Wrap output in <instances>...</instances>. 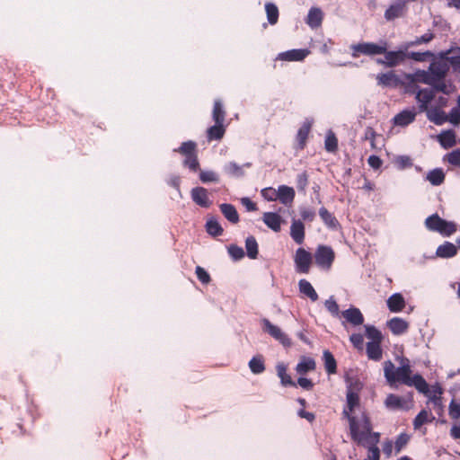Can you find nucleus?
<instances>
[{"mask_svg":"<svg viewBox=\"0 0 460 460\" xmlns=\"http://www.w3.org/2000/svg\"><path fill=\"white\" fill-rule=\"evenodd\" d=\"M342 415L349 421L351 439L358 445H364L367 434L372 430V424L368 414L360 405L358 393L350 388L346 394V405Z\"/></svg>","mask_w":460,"mask_h":460,"instance_id":"1","label":"nucleus"},{"mask_svg":"<svg viewBox=\"0 0 460 460\" xmlns=\"http://www.w3.org/2000/svg\"><path fill=\"white\" fill-rule=\"evenodd\" d=\"M410 360L406 358L400 359V366L394 367L391 360L384 362V374L386 381L392 386L395 383H401L407 386H414L418 391L425 388V379L420 375L411 376Z\"/></svg>","mask_w":460,"mask_h":460,"instance_id":"2","label":"nucleus"},{"mask_svg":"<svg viewBox=\"0 0 460 460\" xmlns=\"http://www.w3.org/2000/svg\"><path fill=\"white\" fill-rule=\"evenodd\" d=\"M409 45L403 43L399 46L395 51H385V58H437V56L430 52H408ZM438 58H460V47L451 49L448 53L441 52Z\"/></svg>","mask_w":460,"mask_h":460,"instance_id":"3","label":"nucleus"},{"mask_svg":"<svg viewBox=\"0 0 460 460\" xmlns=\"http://www.w3.org/2000/svg\"><path fill=\"white\" fill-rule=\"evenodd\" d=\"M421 83L430 85L433 84V77L429 70H416L412 74H403V85L408 93H414L417 89L416 84Z\"/></svg>","mask_w":460,"mask_h":460,"instance_id":"4","label":"nucleus"},{"mask_svg":"<svg viewBox=\"0 0 460 460\" xmlns=\"http://www.w3.org/2000/svg\"><path fill=\"white\" fill-rule=\"evenodd\" d=\"M314 258L320 269L330 270L335 260V252L331 246L321 244L317 246Z\"/></svg>","mask_w":460,"mask_h":460,"instance_id":"5","label":"nucleus"},{"mask_svg":"<svg viewBox=\"0 0 460 460\" xmlns=\"http://www.w3.org/2000/svg\"><path fill=\"white\" fill-rule=\"evenodd\" d=\"M352 55L362 54L365 56L383 55L386 51V43L376 44L373 42H362L351 45Z\"/></svg>","mask_w":460,"mask_h":460,"instance_id":"6","label":"nucleus"},{"mask_svg":"<svg viewBox=\"0 0 460 460\" xmlns=\"http://www.w3.org/2000/svg\"><path fill=\"white\" fill-rule=\"evenodd\" d=\"M313 262V256L311 252L305 248L296 249L294 255L295 269L297 273L307 274L310 271Z\"/></svg>","mask_w":460,"mask_h":460,"instance_id":"7","label":"nucleus"},{"mask_svg":"<svg viewBox=\"0 0 460 460\" xmlns=\"http://www.w3.org/2000/svg\"><path fill=\"white\" fill-rule=\"evenodd\" d=\"M261 323L263 331L279 341L283 346L289 347L291 345L290 339L281 331L279 326L274 325L268 319H262Z\"/></svg>","mask_w":460,"mask_h":460,"instance_id":"8","label":"nucleus"},{"mask_svg":"<svg viewBox=\"0 0 460 460\" xmlns=\"http://www.w3.org/2000/svg\"><path fill=\"white\" fill-rule=\"evenodd\" d=\"M419 392L427 396L429 400L434 404L435 408H438V410L442 409L441 395L443 394V389L439 384L433 385L429 387L428 383L425 381V388L423 391Z\"/></svg>","mask_w":460,"mask_h":460,"instance_id":"9","label":"nucleus"},{"mask_svg":"<svg viewBox=\"0 0 460 460\" xmlns=\"http://www.w3.org/2000/svg\"><path fill=\"white\" fill-rule=\"evenodd\" d=\"M414 93L418 102V109L420 112H424L429 109V104L435 98V91L433 88H423L416 89Z\"/></svg>","mask_w":460,"mask_h":460,"instance_id":"10","label":"nucleus"},{"mask_svg":"<svg viewBox=\"0 0 460 460\" xmlns=\"http://www.w3.org/2000/svg\"><path fill=\"white\" fill-rule=\"evenodd\" d=\"M406 8L405 0L394 1L385 12V19L386 21H394L396 18L402 17Z\"/></svg>","mask_w":460,"mask_h":460,"instance_id":"11","label":"nucleus"},{"mask_svg":"<svg viewBox=\"0 0 460 460\" xmlns=\"http://www.w3.org/2000/svg\"><path fill=\"white\" fill-rule=\"evenodd\" d=\"M192 200L201 208H209L212 200L209 199L208 191L203 187H195L190 191Z\"/></svg>","mask_w":460,"mask_h":460,"instance_id":"12","label":"nucleus"},{"mask_svg":"<svg viewBox=\"0 0 460 460\" xmlns=\"http://www.w3.org/2000/svg\"><path fill=\"white\" fill-rule=\"evenodd\" d=\"M262 221L270 229L276 233L281 230V226L284 223L281 216L275 212L263 213Z\"/></svg>","mask_w":460,"mask_h":460,"instance_id":"13","label":"nucleus"},{"mask_svg":"<svg viewBox=\"0 0 460 460\" xmlns=\"http://www.w3.org/2000/svg\"><path fill=\"white\" fill-rule=\"evenodd\" d=\"M386 326L394 335H402L409 329V323L401 317H394L386 323Z\"/></svg>","mask_w":460,"mask_h":460,"instance_id":"14","label":"nucleus"},{"mask_svg":"<svg viewBox=\"0 0 460 460\" xmlns=\"http://www.w3.org/2000/svg\"><path fill=\"white\" fill-rule=\"evenodd\" d=\"M417 112L415 111V108H411L409 110H403L401 112H399L396 116L394 118V123L396 126L405 127L411 124L415 120Z\"/></svg>","mask_w":460,"mask_h":460,"instance_id":"15","label":"nucleus"},{"mask_svg":"<svg viewBox=\"0 0 460 460\" xmlns=\"http://www.w3.org/2000/svg\"><path fill=\"white\" fill-rule=\"evenodd\" d=\"M376 78L379 84L385 86H398L400 84L403 85V74L399 76L394 72H388L378 75Z\"/></svg>","mask_w":460,"mask_h":460,"instance_id":"16","label":"nucleus"},{"mask_svg":"<svg viewBox=\"0 0 460 460\" xmlns=\"http://www.w3.org/2000/svg\"><path fill=\"white\" fill-rule=\"evenodd\" d=\"M305 226L301 220L294 219L290 226V236L297 244H302L305 241Z\"/></svg>","mask_w":460,"mask_h":460,"instance_id":"17","label":"nucleus"},{"mask_svg":"<svg viewBox=\"0 0 460 460\" xmlns=\"http://www.w3.org/2000/svg\"><path fill=\"white\" fill-rule=\"evenodd\" d=\"M296 196L295 190L287 185H280L278 188V199L285 206H289L293 203Z\"/></svg>","mask_w":460,"mask_h":460,"instance_id":"18","label":"nucleus"},{"mask_svg":"<svg viewBox=\"0 0 460 460\" xmlns=\"http://www.w3.org/2000/svg\"><path fill=\"white\" fill-rule=\"evenodd\" d=\"M424 112H426L428 119L436 125H443L447 121V115L438 107L429 108Z\"/></svg>","mask_w":460,"mask_h":460,"instance_id":"19","label":"nucleus"},{"mask_svg":"<svg viewBox=\"0 0 460 460\" xmlns=\"http://www.w3.org/2000/svg\"><path fill=\"white\" fill-rule=\"evenodd\" d=\"M344 319L354 326L361 325L364 322V316L360 310L356 307L349 308L341 313Z\"/></svg>","mask_w":460,"mask_h":460,"instance_id":"20","label":"nucleus"},{"mask_svg":"<svg viewBox=\"0 0 460 460\" xmlns=\"http://www.w3.org/2000/svg\"><path fill=\"white\" fill-rule=\"evenodd\" d=\"M388 309L393 313L402 312L406 305L404 297L400 293L393 294L386 301Z\"/></svg>","mask_w":460,"mask_h":460,"instance_id":"21","label":"nucleus"},{"mask_svg":"<svg viewBox=\"0 0 460 460\" xmlns=\"http://www.w3.org/2000/svg\"><path fill=\"white\" fill-rule=\"evenodd\" d=\"M457 253V247L450 242H445L440 244L436 251V255L439 258L448 259L453 258Z\"/></svg>","mask_w":460,"mask_h":460,"instance_id":"22","label":"nucleus"},{"mask_svg":"<svg viewBox=\"0 0 460 460\" xmlns=\"http://www.w3.org/2000/svg\"><path fill=\"white\" fill-rule=\"evenodd\" d=\"M323 13L319 7H312L310 8L306 23L313 29L318 28L323 22Z\"/></svg>","mask_w":460,"mask_h":460,"instance_id":"23","label":"nucleus"},{"mask_svg":"<svg viewBox=\"0 0 460 460\" xmlns=\"http://www.w3.org/2000/svg\"><path fill=\"white\" fill-rule=\"evenodd\" d=\"M312 123L309 120H305L296 134V140L298 143V149L302 150L305 148L308 135L310 133Z\"/></svg>","mask_w":460,"mask_h":460,"instance_id":"24","label":"nucleus"},{"mask_svg":"<svg viewBox=\"0 0 460 460\" xmlns=\"http://www.w3.org/2000/svg\"><path fill=\"white\" fill-rule=\"evenodd\" d=\"M367 358L374 361L381 360L383 357V349L381 342H367L366 347Z\"/></svg>","mask_w":460,"mask_h":460,"instance_id":"25","label":"nucleus"},{"mask_svg":"<svg viewBox=\"0 0 460 460\" xmlns=\"http://www.w3.org/2000/svg\"><path fill=\"white\" fill-rule=\"evenodd\" d=\"M438 142L445 149L451 148L456 146V133L453 130H446L441 132L438 137Z\"/></svg>","mask_w":460,"mask_h":460,"instance_id":"26","label":"nucleus"},{"mask_svg":"<svg viewBox=\"0 0 460 460\" xmlns=\"http://www.w3.org/2000/svg\"><path fill=\"white\" fill-rule=\"evenodd\" d=\"M315 361L310 357H302L299 363L296 367V371L299 375H305L309 371L315 369Z\"/></svg>","mask_w":460,"mask_h":460,"instance_id":"27","label":"nucleus"},{"mask_svg":"<svg viewBox=\"0 0 460 460\" xmlns=\"http://www.w3.org/2000/svg\"><path fill=\"white\" fill-rule=\"evenodd\" d=\"M299 292L304 296L309 297L313 302L318 300V295L312 286V284L306 279H300L298 282Z\"/></svg>","mask_w":460,"mask_h":460,"instance_id":"28","label":"nucleus"},{"mask_svg":"<svg viewBox=\"0 0 460 460\" xmlns=\"http://www.w3.org/2000/svg\"><path fill=\"white\" fill-rule=\"evenodd\" d=\"M220 210L224 217L232 224H237L239 222V215L232 204L224 203L220 205Z\"/></svg>","mask_w":460,"mask_h":460,"instance_id":"29","label":"nucleus"},{"mask_svg":"<svg viewBox=\"0 0 460 460\" xmlns=\"http://www.w3.org/2000/svg\"><path fill=\"white\" fill-rule=\"evenodd\" d=\"M435 420V417L432 413L427 410L420 411L418 415L413 420V428L414 429H419L422 425L426 423L432 422Z\"/></svg>","mask_w":460,"mask_h":460,"instance_id":"30","label":"nucleus"},{"mask_svg":"<svg viewBox=\"0 0 460 460\" xmlns=\"http://www.w3.org/2000/svg\"><path fill=\"white\" fill-rule=\"evenodd\" d=\"M426 180L434 186H439L445 181V173L441 168H436L427 173Z\"/></svg>","mask_w":460,"mask_h":460,"instance_id":"31","label":"nucleus"},{"mask_svg":"<svg viewBox=\"0 0 460 460\" xmlns=\"http://www.w3.org/2000/svg\"><path fill=\"white\" fill-rule=\"evenodd\" d=\"M445 219L441 218L438 214H433L428 217L425 220V226L433 232L440 231L441 226H443Z\"/></svg>","mask_w":460,"mask_h":460,"instance_id":"32","label":"nucleus"},{"mask_svg":"<svg viewBox=\"0 0 460 460\" xmlns=\"http://www.w3.org/2000/svg\"><path fill=\"white\" fill-rule=\"evenodd\" d=\"M430 85L433 87L434 91L441 92L447 95L456 92V86L451 82L445 81L444 78L439 79V81Z\"/></svg>","mask_w":460,"mask_h":460,"instance_id":"33","label":"nucleus"},{"mask_svg":"<svg viewBox=\"0 0 460 460\" xmlns=\"http://www.w3.org/2000/svg\"><path fill=\"white\" fill-rule=\"evenodd\" d=\"M225 127L222 123H215L214 126L210 127L207 131V137L208 140H220L225 134Z\"/></svg>","mask_w":460,"mask_h":460,"instance_id":"34","label":"nucleus"},{"mask_svg":"<svg viewBox=\"0 0 460 460\" xmlns=\"http://www.w3.org/2000/svg\"><path fill=\"white\" fill-rule=\"evenodd\" d=\"M325 370L329 375H333L337 371V363L333 355L329 350H324L323 355Z\"/></svg>","mask_w":460,"mask_h":460,"instance_id":"35","label":"nucleus"},{"mask_svg":"<svg viewBox=\"0 0 460 460\" xmlns=\"http://www.w3.org/2000/svg\"><path fill=\"white\" fill-rule=\"evenodd\" d=\"M309 55L311 51L308 49H293L279 53L276 58H306Z\"/></svg>","mask_w":460,"mask_h":460,"instance_id":"36","label":"nucleus"},{"mask_svg":"<svg viewBox=\"0 0 460 460\" xmlns=\"http://www.w3.org/2000/svg\"><path fill=\"white\" fill-rule=\"evenodd\" d=\"M265 11L267 13V20L270 24H276L279 20V8L278 6L270 2L265 4Z\"/></svg>","mask_w":460,"mask_h":460,"instance_id":"37","label":"nucleus"},{"mask_svg":"<svg viewBox=\"0 0 460 460\" xmlns=\"http://www.w3.org/2000/svg\"><path fill=\"white\" fill-rule=\"evenodd\" d=\"M212 117L215 121V123H222L224 124L225 117H226V111L224 110L223 104L221 101L217 100L214 102V108L212 111Z\"/></svg>","mask_w":460,"mask_h":460,"instance_id":"38","label":"nucleus"},{"mask_svg":"<svg viewBox=\"0 0 460 460\" xmlns=\"http://www.w3.org/2000/svg\"><path fill=\"white\" fill-rule=\"evenodd\" d=\"M206 230L212 236L221 235L223 233V228L219 222L214 218H209L206 223Z\"/></svg>","mask_w":460,"mask_h":460,"instance_id":"39","label":"nucleus"},{"mask_svg":"<svg viewBox=\"0 0 460 460\" xmlns=\"http://www.w3.org/2000/svg\"><path fill=\"white\" fill-rule=\"evenodd\" d=\"M277 372L282 385H296V384L292 380L291 376L287 373V367L283 364H279L277 366Z\"/></svg>","mask_w":460,"mask_h":460,"instance_id":"40","label":"nucleus"},{"mask_svg":"<svg viewBox=\"0 0 460 460\" xmlns=\"http://www.w3.org/2000/svg\"><path fill=\"white\" fill-rule=\"evenodd\" d=\"M247 256L250 259H256L258 256V243L253 236H248L245 240Z\"/></svg>","mask_w":460,"mask_h":460,"instance_id":"41","label":"nucleus"},{"mask_svg":"<svg viewBox=\"0 0 460 460\" xmlns=\"http://www.w3.org/2000/svg\"><path fill=\"white\" fill-rule=\"evenodd\" d=\"M366 337L369 340L368 342H382L383 335L381 332L372 325H366Z\"/></svg>","mask_w":460,"mask_h":460,"instance_id":"42","label":"nucleus"},{"mask_svg":"<svg viewBox=\"0 0 460 460\" xmlns=\"http://www.w3.org/2000/svg\"><path fill=\"white\" fill-rule=\"evenodd\" d=\"M249 367L253 374H261L265 370V365L262 356L253 357L249 361Z\"/></svg>","mask_w":460,"mask_h":460,"instance_id":"43","label":"nucleus"},{"mask_svg":"<svg viewBox=\"0 0 460 460\" xmlns=\"http://www.w3.org/2000/svg\"><path fill=\"white\" fill-rule=\"evenodd\" d=\"M324 147L326 151L330 153H334L338 149V139L335 134L331 130L326 134Z\"/></svg>","mask_w":460,"mask_h":460,"instance_id":"44","label":"nucleus"},{"mask_svg":"<svg viewBox=\"0 0 460 460\" xmlns=\"http://www.w3.org/2000/svg\"><path fill=\"white\" fill-rule=\"evenodd\" d=\"M196 149H197L196 143L190 140V141L183 142L179 148L174 149V152H178L185 156V155L196 154L197 153Z\"/></svg>","mask_w":460,"mask_h":460,"instance_id":"45","label":"nucleus"},{"mask_svg":"<svg viewBox=\"0 0 460 460\" xmlns=\"http://www.w3.org/2000/svg\"><path fill=\"white\" fill-rule=\"evenodd\" d=\"M319 216L322 218V220L324 222V224L327 225L328 226H330V227L336 226V225L338 223L336 218L324 207H322L319 209Z\"/></svg>","mask_w":460,"mask_h":460,"instance_id":"46","label":"nucleus"},{"mask_svg":"<svg viewBox=\"0 0 460 460\" xmlns=\"http://www.w3.org/2000/svg\"><path fill=\"white\" fill-rule=\"evenodd\" d=\"M183 165L188 167L192 172H197L199 170V163L198 160V155L196 154L185 155V159L183 161Z\"/></svg>","mask_w":460,"mask_h":460,"instance_id":"47","label":"nucleus"},{"mask_svg":"<svg viewBox=\"0 0 460 460\" xmlns=\"http://www.w3.org/2000/svg\"><path fill=\"white\" fill-rule=\"evenodd\" d=\"M385 404L387 408L398 409L402 406V399L398 395L391 394L387 395Z\"/></svg>","mask_w":460,"mask_h":460,"instance_id":"48","label":"nucleus"},{"mask_svg":"<svg viewBox=\"0 0 460 460\" xmlns=\"http://www.w3.org/2000/svg\"><path fill=\"white\" fill-rule=\"evenodd\" d=\"M225 171L229 175H232L234 177H241L243 175V167L234 162H230L228 164H226L225 167Z\"/></svg>","mask_w":460,"mask_h":460,"instance_id":"49","label":"nucleus"},{"mask_svg":"<svg viewBox=\"0 0 460 460\" xmlns=\"http://www.w3.org/2000/svg\"><path fill=\"white\" fill-rule=\"evenodd\" d=\"M456 232V225L452 221L445 220L438 233L443 236H450Z\"/></svg>","mask_w":460,"mask_h":460,"instance_id":"50","label":"nucleus"},{"mask_svg":"<svg viewBox=\"0 0 460 460\" xmlns=\"http://www.w3.org/2000/svg\"><path fill=\"white\" fill-rule=\"evenodd\" d=\"M199 180L203 183L217 182L218 175L213 171H199Z\"/></svg>","mask_w":460,"mask_h":460,"instance_id":"51","label":"nucleus"},{"mask_svg":"<svg viewBox=\"0 0 460 460\" xmlns=\"http://www.w3.org/2000/svg\"><path fill=\"white\" fill-rule=\"evenodd\" d=\"M229 255L234 260L239 261L244 257L243 249L238 245L231 244L227 248Z\"/></svg>","mask_w":460,"mask_h":460,"instance_id":"52","label":"nucleus"},{"mask_svg":"<svg viewBox=\"0 0 460 460\" xmlns=\"http://www.w3.org/2000/svg\"><path fill=\"white\" fill-rule=\"evenodd\" d=\"M261 196L268 201H275L278 199V190L268 187L261 190Z\"/></svg>","mask_w":460,"mask_h":460,"instance_id":"53","label":"nucleus"},{"mask_svg":"<svg viewBox=\"0 0 460 460\" xmlns=\"http://www.w3.org/2000/svg\"><path fill=\"white\" fill-rule=\"evenodd\" d=\"M198 279L203 284H208L211 280L209 274L205 269L200 266H197L195 270Z\"/></svg>","mask_w":460,"mask_h":460,"instance_id":"54","label":"nucleus"},{"mask_svg":"<svg viewBox=\"0 0 460 460\" xmlns=\"http://www.w3.org/2000/svg\"><path fill=\"white\" fill-rule=\"evenodd\" d=\"M432 39H433V33L429 31V32L424 33L420 37H417L415 40L409 41L406 43H407V45H409V48H411V47L418 45V44L429 42Z\"/></svg>","mask_w":460,"mask_h":460,"instance_id":"55","label":"nucleus"},{"mask_svg":"<svg viewBox=\"0 0 460 460\" xmlns=\"http://www.w3.org/2000/svg\"><path fill=\"white\" fill-rule=\"evenodd\" d=\"M324 305L332 315H339V305L332 296L325 301Z\"/></svg>","mask_w":460,"mask_h":460,"instance_id":"56","label":"nucleus"},{"mask_svg":"<svg viewBox=\"0 0 460 460\" xmlns=\"http://www.w3.org/2000/svg\"><path fill=\"white\" fill-rule=\"evenodd\" d=\"M408 441H409V436L407 434H405V433L400 434L394 442V447H395L396 453H399L402 449V447L404 446H406Z\"/></svg>","mask_w":460,"mask_h":460,"instance_id":"57","label":"nucleus"},{"mask_svg":"<svg viewBox=\"0 0 460 460\" xmlns=\"http://www.w3.org/2000/svg\"><path fill=\"white\" fill-rule=\"evenodd\" d=\"M447 121L454 125L460 124V107H455L451 109L449 114L447 115Z\"/></svg>","mask_w":460,"mask_h":460,"instance_id":"58","label":"nucleus"},{"mask_svg":"<svg viewBox=\"0 0 460 460\" xmlns=\"http://www.w3.org/2000/svg\"><path fill=\"white\" fill-rule=\"evenodd\" d=\"M447 162L455 166H460V149H456L447 155Z\"/></svg>","mask_w":460,"mask_h":460,"instance_id":"59","label":"nucleus"},{"mask_svg":"<svg viewBox=\"0 0 460 460\" xmlns=\"http://www.w3.org/2000/svg\"><path fill=\"white\" fill-rule=\"evenodd\" d=\"M449 416L454 420L460 418V403L456 402L454 400L449 404Z\"/></svg>","mask_w":460,"mask_h":460,"instance_id":"60","label":"nucleus"},{"mask_svg":"<svg viewBox=\"0 0 460 460\" xmlns=\"http://www.w3.org/2000/svg\"><path fill=\"white\" fill-rule=\"evenodd\" d=\"M380 450L377 447L369 446L367 447V456L364 460H379Z\"/></svg>","mask_w":460,"mask_h":460,"instance_id":"61","label":"nucleus"},{"mask_svg":"<svg viewBox=\"0 0 460 460\" xmlns=\"http://www.w3.org/2000/svg\"><path fill=\"white\" fill-rule=\"evenodd\" d=\"M351 343L354 345L355 348L358 349H362L363 348V342L364 338L363 335L360 333H353L349 338Z\"/></svg>","mask_w":460,"mask_h":460,"instance_id":"62","label":"nucleus"},{"mask_svg":"<svg viewBox=\"0 0 460 460\" xmlns=\"http://www.w3.org/2000/svg\"><path fill=\"white\" fill-rule=\"evenodd\" d=\"M308 183V178L305 172L297 175L296 185L299 190H305Z\"/></svg>","mask_w":460,"mask_h":460,"instance_id":"63","label":"nucleus"},{"mask_svg":"<svg viewBox=\"0 0 460 460\" xmlns=\"http://www.w3.org/2000/svg\"><path fill=\"white\" fill-rule=\"evenodd\" d=\"M300 216L305 221H313L315 217V212L313 209L302 208L300 210Z\"/></svg>","mask_w":460,"mask_h":460,"instance_id":"64","label":"nucleus"}]
</instances>
